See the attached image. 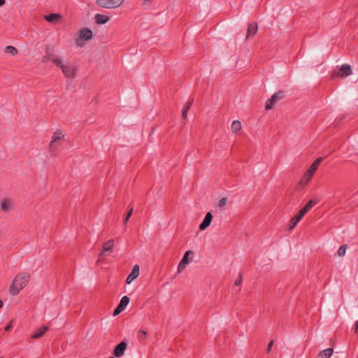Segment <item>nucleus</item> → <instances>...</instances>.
<instances>
[{
	"label": "nucleus",
	"instance_id": "nucleus-35",
	"mask_svg": "<svg viewBox=\"0 0 358 358\" xmlns=\"http://www.w3.org/2000/svg\"><path fill=\"white\" fill-rule=\"evenodd\" d=\"M241 282H242V276L240 274L237 280H236L234 284L236 286H239V285H241Z\"/></svg>",
	"mask_w": 358,
	"mask_h": 358
},
{
	"label": "nucleus",
	"instance_id": "nucleus-15",
	"mask_svg": "<svg viewBox=\"0 0 358 358\" xmlns=\"http://www.w3.org/2000/svg\"><path fill=\"white\" fill-rule=\"evenodd\" d=\"M114 247V240L110 239L106 241L102 248L101 253L99 255V258L101 257L102 254L106 252H111L113 251Z\"/></svg>",
	"mask_w": 358,
	"mask_h": 358
},
{
	"label": "nucleus",
	"instance_id": "nucleus-25",
	"mask_svg": "<svg viewBox=\"0 0 358 358\" xmlns=\"http://www.w3.org/2000/svg\"><path fill=\"white\" fill-rule=\"evenodd\" d=\"M190 254H192V252L190 251V250H188L187 251L184 256L182 257V259L180 260L181 262H182V264H187L189 263V259H188V257Z\"/></svg>",
	"mask_w": 358,
	"mask_h": 358
},
{
	"label": "nucleus",
	"instance_id": "nucleus-19",
	"mask_svg": "<svg viewBox=\"0 0 358 358\" xmlns=\"http://www.w3.org/2000/svg\"><path fill=\"white\" fill-rule=\"evenodd\" d=\"M334 350L331 348L325 349L319 353L318 358H330Z\"/></svg>",
	"mask_w": 358,
	"mask_h": 358
},
{
	"label": "nucleus",
	"instance_id": "nucleus-33",
	"mask_svg": "<svg viewBox=\"0 0 358 358\" xmlns=\"http://www.w3.org/2000/svg\"><path fill=\"white\" fill-rule=\"evenodd\" d=\"M186 264H182V262H180L178 266V271L181 272L182 270L185 269Z\"/></svg>",
	"mask_w": 358,
	"mask_h": 358
},
{
	"label": "nucleus",
	"instance_id": "nucleus-41",
	"mask_svg": "<svg viewBox=\"0 0 358 358\" xmlns=\"http://www.w3.org/2000/svg\"><path fill=\"white\" fill-rule=\"evenodd\" d=\"M3 301L1 300H0V308H1L3 306Z\"/></svg>",
	"mask_w": 358,
	"mask_h": 358
},
{
	"label": "nucleus",
	"instance_id": "nucleus-37",
	"mask_svg": "<svg viewBox=\"0 0 358 358\" xmlns=\"http://www.w3.org/2000/svg\"><path fill=\"white\" fill-rule=\"evenodd\" d=\"M193 101H194L193 99H189V100H188V101L187 102L186 106H185V107H188V109H189V108H190V106H191L192 105V103H193Z\"/></svg>",
	"mask_w": 358,
	"mask_h": 358
},
{
	"label": "nucleus",
	"instance_id": "nucleus-16",
	"mask_svg": "<svg viewBox=\"0 0 358 358\" xmlns=\"http://www.w3.org/2000/svg\"><path fill=\"white\" fill-rule=\"evenodd\" d=\"M48 330V327L46 326H42L38 329L31 336L32 339H37L42 337L45 332Z\"/></svg>",
	"mask_w": 358,
	"mask_h": 358
},
{
	"label": "nucleus",
	"instance_id": "nucleus-42",
	"mask_svg": "<svg viewBox=\"0 0 358 358\" xmlns=\"http://www.w3.org/2000/svg\"><path fill=\"white\" fill-rule=\"evenodd\" d=\"M109 358H115L114 357H110Z\"/></svg>",
	"mask_w": 358,
	"mask_h": 358
},
{
	"label": "nucleus",
	"instance_id": "nucleus-13",
	"mask_svg": "<svg viewBox=\"0 0 358 358\" xmlns=\"http://www.w3.org/2000/svg\"><path fill=\"white\" fill-rule=\"evenodd\" d=\"M303 211L301 210V209L298 212V213L294 216L291 220V226L289 227V229H292L295 227V226L297 224L298 222H300V220L302 219V217L305 215Z\"/></svg>",
	"mask_w": 358,
	"mask_h": 358
},
{
	"label": "nucleus",
	"instance_id": "nucleus-7",
	"mask_svg": "<svg viewBox=\"0 0 358 358\" xmlns=\"http://www.w3.org/2000/svg\"><path fill=\"white\" fill-rule=\"evenodd\" d=\"M45 52L54 64H55L57 66V65H61L62 59L55 55V49L53 47H46Z\"/></svg>",
	"mask_w": 358,
	"mask_h": 358
},
{
	"label": "nucleus",
	"instance_id": "nucleus-12",
	"mask_svg": "<svg viewBox=\"0 0 358 358\" xmlns=\"http://www.w3.org/2000/svg\"><path fill=\"white\" fill-rule=\"evenodd\" d=\"M93 36V33L91 29L88 28L82 29L79 31V38L81 40L88 41Z\"/></svg>",
	"mask_w": 358,
	"mask_h": 358
},
{
	"label": "nucleus",
	"instance_id": "nucleus-2",
	"mask_svg": "<svg viewBox=\"0 0 358 358\" xmlns=\"http://www.w3.org/2000/svg\"><path fill=\"white\" fill-rule=\"evenodd\" d=\"M96 4L103 8L112 9L120 6L122 2L121 0H96Z\"/></svg>",
	"mask_w": 358,
	"mask_h": 358
},
{
	"label": "nucleus",
	"instance_id": "nucleus-22",
	"mask_svg": "<svg viewBox=\"0 0 358 358\" xmlns=\"http://www.w3.org/2000/svg\"><path fill=\"white\" fill-rule=\"evenodd\" d=\"M231 131L236 133L241 129V123L239 120H234L231 125Z\"/></svg>",
	"mask_w": 358,
	"mask_h": 358
},
{
	"label": "nucleus",
	"instance_id": "nucleus-38",
	"mask_svg": "<svg viewBox=\"0 0 358 358\" xmlns=\"http://www.w3.org/2000/svg\"><path fill=\"white\" fill-rule=\"evenodd\" d=\"M11 328H12V323H11V322H10V323H8V324L5 327V328H4V331H9Z\"/></svg>",
	"mask_w": 358,
	"mask_h": 358
},
{
	"label": "nucleus",
	"instance_id": "nucleus-20",
	"mask_svg": "<svg viewBox=\"0 0 358 358\" xmlns=\"http://www.w3.org/2000/svg\"><path fill=\"white\" fill-rule=\"evenodd\" d=\"M317 203V200L310 199L304 207L301 208V210L306 214L315 204Z\"/></svg>",
	"mask_w": 358,
	"mask_h": 358
},
{
	"label": "nucleus",
	"instance_id": "nucleus-17",
	"mask_svg": "<svg viewBox=\"0 0 358 358\" xmlns=\"http://www.w3.org/2000/svg\"><path fill=\"white\" fill-rule=\"evenodd\" d=\"M94 20L97 24H103L106 23L110 20V17L107 15L97 13L94 16Z\"/></svg>",
	"mask_w": 358,
	"mask_h": 358
},
{
	"label": "nucleus",
	"instance_id": "nucleus-31",
	"mask_svg": "<svg viewBox=\"0 0 358 358\" xmlns=\"http://www.w3.org/2000/svg\"><path fill=\"white\" fill-rule=\"evenodd\" d=\"M227 200L226 198H222L218 202V206L224 207L227 204Z\"/></svg>",
	"mask_w": 358,
	"mask_h": 358
},
{
	"label": "nucleus",
	"instance_id": "nucleus-28",
	"mask_svg": "<svg viewBox=\"0 0 358 358\" xmlns=\"http://www.w3.org/2000/svg\"><path fill=\"white\" fill-rule=\"evenodd\" d=\"M153 0H144L143 2H142V6L145 7V8H148L150 4L152 3Z\"/></svg>",
	"mask_w": 358,
	"mask_h": 358
},
{
	"label": "nucleus",
	"instance_id": "nucleus-14",
	"mask_svg": "<svg viewBox=\"0 0 358 358\" xmlns=\"http://www.w3.org/2000/svg\"><path fill=\"white\" fill-rule=\"evenodd\" d=\"M258 27L257 24L255 22H250L248 24V30H247V36L246 38H248L251 36H254L257 31Z\"/></svg>",
	"mask_w": 358,
	"mask_h": 358
},
{
	"label": "nucleus",
	"instance_id": "nucleus-10",
	"mask_svg": "<svg viewBox=\"0 0 358 358\" xmlns=\"http://www.w3.org/2000/svg\"><path fill=\"white\" fill-rule=\"evenodd\" d=\"M140 273V268L138 264H136L134 266L131 273L127 276L126 279V283L130 284L133 280H134Z\"/></svg>",
	"mask_w": 358,
	"mask_h": 358
},
{
	"label": "nucleus",
	"instance_id": "nucleus-4",
	"mask_svg": "<svg viewBox=\"0 0 358 358\" xmlns=\"http://www.w3.org/2000/svg\"><path fill=\"white\" fill-rule=\"evenodd\" d=\"M283 97H284V92H282V91H278V92L274 93L271 96V99H269L266 101V106H265L266 110L271 109L273 107L275 102L278 100L282 99Z\"/></svg>",
	"mask_w": 358,
	"mask_h": 358
},
{
	"label": "nucleus",
	"instance_id": "nucleus-36",
	"mask_svg": "<svg viewBox=\"0 0 358 358\" xmlns=\"http://www.w3.org/2000/svg\"><path fill=\"white\" fill-rule=\"evenodd\" d=\"M273 343H274L273 340H271V341L269 342V343H268V346H267V348H266V352H267L268 353V352H270V351H271V348H272V346H273Z\"/></svg>",
	"mask_w": 358,
	"mask_h": 358
},
{
	"label": "nucleus",
	"instance_id": "nucleus-24",
	"mask_svg": "<svg viewBox=\"0 0 358 358\" xmlns=\"http://www.w3.org/2000/svg\"><path fill=\"white\" fill-rule=\"evenodd\" d=\"M129 301L130 299L127 296H124L121 299L120 303L118 305L124 310L127 306L129 304Z\"/></svg>",
	"mask_w": 358,
	"mask_h": 358
},
{
	"label": "nucleus",
	"instance_id": "nucleus-18",
	"mask_svg": "<svg viewBox=\"0 0 358 358\" xmlns=\"http://www.w3.org/2000/svg\"><path fill=\"white\" fill-rule=\"evenodd\" d=\"M1 210L3 212H8L11 208V201L8 199H4L1 202Z\"/></svg>",
	"mask_w": 358,
	"mask_h": 358
},
{
	"label": "nucleus",
	"instance_id": "nucleus-8",
	"mask_svg": "<svg viewBox=\"0 0 358 358\" xmlns=\"http://www.w3.org/2000/svg\"><path fill=\"white\" fill-rule=\"evenodd\" d=\"M64 137V135L63 134V132L61 131V130H57L53 136H52V140L50 143V145H49V148H50V150L51 152H53L55 150V143L63 139Z\"/></svg>",
	"mask_w": 358,
	"mask_h": 358
},
{
	"label": "nucleus",
	"instance_id": "nucleus-6",
	"mask_svg": "<svg viewBox=\"0 0 358 358\" xmlns=\"http://www.w3.org/2000/svg\"><path fill=\"white\" fill-rule=\"evenodd\" d=\"M59 68H60L67 78H73L76 74V69L73 66L70 65H64L62 64V61L61 62V65H57Z\"/></svg>",
	"mask_w": 358,
	"mask_h": 358
},
{
	"label": "nucleus",
	"instance_id": "nucleus-21",
	"mask_svg": "<svg viewBox=\"0 0 358 358\" xmlns=\"http://www.w3.org/2000/svg\"><path fill=\"white\" fill-rule=\"evenodd\" d=\"M4 52L7 53V54H10L12 56H15L18 53V51H17V48H15L14 46L7 45L4 48Z\"/></svg>",
	"mask_w": 358,
	"mask_h": 358
},
{
	"label": "nucleus",
	"instance_id": "nucleus-39",
	"mask_svg": "<svg viewBox=\"0 0 358 358\" xmlns=\"http://www.w3.org/2000/svg\"><path fill=\"white\" fill-rule=\"evenodd\" d=\"M355 333L358 334V320L355 322Z\"/></svg>",
	"mask_w": 358,
	"mask_h": 358
},
{
	"label": "nucleus",
	"instance_id": "nucleus-43",
	"mask_svg": "<svg viewBox=\"0 0 358 358\" xmlns=\"http://www.w3.org/2000/svg\"><path fill=\"white\" fill-rule=\"evenodd\" d=\"M121 1H122V2L123 3L124 0H121Z\"/></svg>",
	"mask_w": 358,
	"mask_h": 358
},
{
	"label": "nucleus",
	"instance_id": "nucleus-26",
	"mask_svg": "<svg viewBox=\"0 0 358 358\" xmlns=\"http://www.w3.org/2000/svg\"><path fill=\"white\" fill-rule=\"evenodd\" d=\"M346 249H347L346 245H341L338 250V252H337L338 255L339 256H343L346 252Z\"/></svg>",
	"mask_w": 358,
	"mask_h": 358
},
{
	"label": "nucleus",
	"instance_id": "nucleus-40",
	"mask_svg": "<svg viewBox=\"0 0 358 358\" xmlns=\"http://www.w3.org/2000/svg\"><path fill=\"white\" fill-rule=\"evenodd\" d=\"M5 3V0H0V6H2Z\"/></svg>",
	"mask_w": 358,
	"mask_h": 358
},
{
	"label": "nucleus",
	"instance_id": "nucleus-5",
	"mask_svg": "<svg viewBox=\"0 0 358 358\" xmlns=\"http://www.w3.org/2000/svg\"><path fill=\"white\" fill-rule=\"evenodd\" d=\"M322 157L317 158L315 162L310 165L308 171L306 172L305 178H306V182L310 180L311 177L314 174V173L317 169L318 166L322 162Z\"/></svg>",
	"mask_w": 358,
	"mask_h": 358
},
{
	"label": "nucleus",
	"instance_id": "nucleus-30",
	"mask_svg": "<svg viewBox=\"0 0 358 358\" xmlns=\"http://www.w3.org/2000/svg\"><path fill=\"white\" fill-rule=\"evenodd\" d=\"M138 334V337L142 339H145L147 336V332L143 330H139Z\"/></svg>",
	"mask_w": 358,
	"mask_h": 358
},
{
	"label": "nucleus",
	"instance_id": "nucleus-23",
	"mask_svg": "<svg viewBox=\"0 0 358 358\" xmlns=\"http://www.w3.org/2000/svg\"><path fill=\"white\" fill-rule=\"evenodd\" d=\"M61 17V15L57 13H50L45 15V19L50 22H54Z\"/></svg>",
	"mask_w": 358,
	"mask_h": 358
},
{
	"label": "nucleus",
	"instance_id": "nucleus-27",
	"mask_svg": "<svg viewBox=\"0 0 358 358\" xmlns=\"http://www.w3.org/2000/svg\"><path fill=\"white\" fill-rule=\"evenodd\" d=\"M133 210H134V207L131 206L129 212L127 213V214L126 215V217L124 218V224H126L127 221L129 220V219L131 217L132 213H133Z\"/></svg>",
	"mask_w": 358,
	"mask_h": 358
},
{
	"label": "nucleus",
	"instance_id": "nucleus-44",
	"mask_svg": "<svg viewBox=\"0 0 358 358\" xmlns=\"http://www.w3.org/2000/svg\"><path fill=\"white\" fill-rule=\"evenodd\" d=\"M0 358H1V357H0Z\"/></svg>",
	"mask_w": 358,
	"mask_h": 358
},
{
	"label": "nucleus",
	"instance_id": "nucleus-1",
	"mask_svg": "<svg viewBox=\"0 0 358 358\" xmlns=\"http://www.w3.org/2000/svg\"><path fill=\"white\" fill-rule=\"evenodd\" d=\"M30 280V275L28 273H22L17 275L13 280L9 287V293L15 296L27 285Z\"/></svg>",
	"mask_w": 358,
	"mask_h": 358
},
{
	"label": "nucleus",
	"instance_id": "nucleus-34",
	"mask_svg": "<svg viewBox=\"0 0 358 358\" xmlns=\"http://www.w3.org/2000/svg\"><path fill=\"white\" fill-rule=\"evenodd\" d=\"M51 61L48 54L45 52V55L42 57V62L47 63L48 62Z\"/></svg>",
	"mask_w": 358,
	"mask_h": 358
},
{
	"label": "nucleus",
	"instance_id": "nucleus-11",
	"mask_svg": "<svg viewBox=\"0 0 358 358\" xmlns=\"http://www.w3.org/2000/svg\"><path fill=\"white\" fill-rule=\"evenodd\" d=\"M213 215L210 212H208L202 221V222L199 225V229L201 231L205 230L207 227H208L212 222Z\"/></svg>",
	"mask_w": 358,
	"mask_h": 358
},
{
	"label": "nucleus",
	"instance_id": "nucleus-3",
	"mask_svg": "<svg viewBox=\"0 0 358 358\" xmlns=\"http://www.w3.org/2000/svg\"><path fill=\"white\" fill-rule=\"evenodd\" d=\"M352 73L350 65L345 64H343L338 71H334L331 74V77L334 78L337 77L344 78L351 75Z\"/></svg>",
	"mask_w": 358,
	"mask_h": 358
},
{
	"label": "nucleus",
	"instance_id": "nucleus-9",
	"mask_svg": "<svg viewBox=\"0 0 358 358\" xmlns=\"http://www.w3.org/2000/svg\"><path fill=\"white\" fill-rule=\"evenodd\" d=\"M127 344L124 341L120 342L119 344H117L114 350H113V355L117 357H122L124 354V351L127 349Z\"/></svg>",
	"mask_w": 358,
	"mask_h": 358
},
{
	"label": "nucleus",
	"instance_id": "nucleus-32",
	"mask_svg": "<svg viewBox=\"0 0 358 358\" xmlns=\"http://www.w3.org/2000/svg\"><path fill=\"white\" fill-rule=\"evenodd\" d=\"M189 109H188V107H184L182 111V116L184 119H186L187 117V112Z\"/></svg>",
	"mask_w": 358,
	"mask_h": 358
},
{
	"label": "nucleus",
	"instance_id": "nucleus-29",
	"mask_svg": "<svg viewBox=\"0 0 358 358\" xmlns=\"http://www.w3.org/2000/svg\"><path fill=\"white\" fill-rule=\"evenodd\" d=\"M124 309L122 308H121L119 305L117 306V307L115 309L114 312H113V315L114 316H116L117 315H119L122 311H123Z\"/></svg>",
	"mask_w": 358,
	"mask_h": 358
}]
</instances>
